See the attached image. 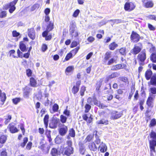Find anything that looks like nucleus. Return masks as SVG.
Segmentation results:
<instances>
[{"instance_id": "nucleus-1", "label": "nucleus", "mask_w": 156, "mask_h": 156, "mask_svg": "<svg viewBox=\"0 0 156 156\" xmlns=\"http://www.w3.org/2000/svg\"><path fill=\"white\" fill-rule=\"evenodd\" d=\"M18 1V0H14L9 3L3 6V9L5 10L9 9V12L11 13H12L16 9V7L15 5Z\"/></svg>"}, {"instance_id": "nucleus-2", "label": "nucleus", "mask_w": 156, "mask_h": 156, "mask_svg": "<svg viewBox=\"0 0 156 156\" xmlns=\"http://www.w3.org/2000/svg\"><path fill=\"white\" fill-rule=\"evenodd\" d=\"M137 58L138 60L139 65L140 66L144 65V62L146 58V51L145 49L142 50L138 54Z\"/></svg>"}, {"instance_id": "nucleus-3", "label": "nucleus", "mask_w": 156, "mask_h": 156, "mask_svg": "<svg viewBox=\"0 0 156 156\" xmlns=\"http://www.w3.org/2000/svg\"><path fill=\"white\" fill-rule=\"evenodd\" d=\"M76 29V27L75 24L73 22L71 23L70 27L69 34L73 37H76L78 36Z\"/></svg>"}, {"instance_id": "nucleus-4", "label": "nucleus", "mask_w": 156, "mask_h": 156, "mask_svg": "<svg viewBox=\"0 0 156 156\" xmlns=\"http://www.w3.org/2000/svg\"><path fill=\"white\" fill-rule=\"evenodd\" d=\"M141 38V37L137 33L133 31H132L130 35V39L132 42H137Z\"/></svg>"}, {"instance_id": "nucleus-5", "label": "nucleus", "mask_w": 156, "mask_h": 156, "mask_svg": "<svg viewBox=\"0 0 156 156\" xmlns=\"http://www.w3.org/2000/svg\"><path fill=\"white\" fill-rule=\"evenodd\" d=\"M59 126L61 127L58 130L59 134L62 136H65L68 130L67 126L64 124H61Z\"/></svg>"}, {"instance_id": "nucleus-6", "label": "nucleus", "mask_w": 156, "mask_h": 156, "mask_svg": "<svg viewBox=\"0 0 156 156\" xmlns=\"http://www.w3.org/2000/svg\"><path fill=\"white\" fill-rule=\"evenodd\" d=\"M139 46L136 45H134L133 49L130 51V52L133 55H136L140 52L142 48V44L140 43L138 44Z\"/></svg>"}, {"instance_id": "nucleus-7", "label": "nucleus", "mask_w": 156, "mask_h": 156, "mask_svg": "<svg viewBox=\"0 0 156 156\" xmlns=\"http://www.w3.org/2000/svg\"><path fill=\"white\" fill-rule=\"evenodd\" d=\"M87 101L88 103L90 105H93V104H94L95 105H98L99 104L98 101L95 95L93 96L92 98L89 97L87 99Z\"/></svg>"}, {"instance_id": "nucleus-8", "label": "nucleus", "mask_w": 156, "mask_h": 156, "mask_svg": "<svg viewBox=\"0 0 156 156\" xmlns=\"http://www.w3.org/2000/svg\"><path fill=\"white\" fill-rule=\"evenodd\" d=\"M135 5L132 2H126L124 6V9L126 11H131L134 9Z\"/></svg>"}, {"instance_id": "nucleus-9", "label": "nucleus", "mask_w": 156, "mask_h": 156, "mask_svg": "<svg viewBox=\"0 0 156 156\" xmlns=\"http://www.w3.org/2000/svg\"><path fill=\"white\" fill-rule=\"evenodd\" d=\"M142 2L146 8H151L154 6V3L152 0H142Z\"/></svg>"}, {"instance_id": "nucleus-10", "label": "nucleus", "mask_w": 156, "mask_h": 156, "mask_svg": "<svg viewBox=\"0 0 156 156\" xmlns=\"http://www.w3.org/2000/svg\"><path fill=\"white\" fill-rule=\"evenodd\" d=\"M122 115V112H118L116 111H113L112 113V116L111 119H116L121 117Z\"/></svg>"}, {"instance_id": "nucleus-11", "label": "nucleus", "mask_w": 156, "mask_h": 156, "mask_svg": "<svg viewBox=\"0 0 156 156\" xmlns=\"http://www.w3.org/2000/svg\"><path fill=\"white\" fill-rule=\"evenodd\" d=\"M32 91V89L26 86L23 90V96L25 98H28L30 94Z\"/></svg>"}, {"instance_id": "nucleus-12", "label": "nucleus", "mask_w": 156, "mask_h": 156, "mask_svg": "<svg viewBox=\"0 0 156 156\" xmlns=\"http://www.w3.org/2000/svg\"><path fill=\"white\" fill-rule=\"evenodd\" d=\"M27 31L28 36L31 39L34 40L35 38V33L34 29L33 28L28 29Z\"/></svg>"}, {"instance_id": "nucleus-13", "label": "nucleus", "mask_w": 156, "mask_h": 156, "mask_svg": "<svg viewBox=\"0 0 156 156\" xmlns=\"http://www.w3.org/2000/svg\"><path fill=\"white\" fill-rule=\"evenodd\" d=\"M73 147H66L65 148L64 154L69 156L73 153Z\"/></svg>"}, {"instance_id": "nucleus-14", "label": "nucleus", "mask_w": 156, "mask_h": 156, "mask_svg": "<svg viewBox=\"0 0 156 156\" xmlns=\"http://www.w3.org/2000/svg\"><path fill=\"white\" fill-rule=\"evenodd\" d=\"M46 147L47 149H48V147L47 146V144H46V142L45 141L44 139H42L41 140L39 148L41 150L43 151L45 149Z\"/></svg>"}, {"instance_id": "nucleus-15", "label": "nucleus", "mask_w": 156, "mask_h": 156, "mask_svg": "<svg viewBox=\"0 0 156 156\" xmlns=\"http://www.w3.org/2000/svg\"><path fill=\"white\" fill-rule=\"evenodd\" d=\"M8 129L12 133H15L18 131V129L15 126L13 123H11L9 124L8 126Z\"/></svg>"}, {"instance_id": "nucleus-16", "label": "nucleus", "mask_w": 156, "mask_h": 156, "mask_svg": "<svg viewBox=\"0 0 156 156\" xmlns=\"http://www.w3.org/2000/svg\"><path fill=\"white\" fill-rule=\"evenodd\" d=\"M59 119H55L49 124L50 127L52 129H55L57 127Z\"/></svg>"}, {"instance_id": "nucleus-17", "label": "nucleus", "mask_w": 156, "mask_h": 156, "mask_svg": "<svg viewBox=\"0 0 156 156\" xmlns=\"http://www.w3.org/2000/svg\"><path fill=\"white\" fill-rule=\"evenodd\" d=\"M98 148L100 149V151L102 153H104L107 150V146L105 144L102 142H101Z\"/></svg>"}, {"instance_id": "nucleus-18", "label": "nucleus", "mask_w": 156, "mask_h": 156, "mask_svg": "<svg viewBox=\"0 0 156 156\" xmlns=\"http://www.w3.org/2000/svg\"><path fill=\"white\" fill-rule=\"evenodd\" d=\"M150 146L151 151L155 152V147L156 146V140L150 141Z\"/></svg>"}, {"instance_id": "nucleus-19", "label": "nucleus", "mask_w": 156, "mask_h": 156, "mask_svg": "<svg viewBox=\"0 0 156 156\" xmlns=\"http://www.w3.org/2000/svg\"><path fill=\"white\" fill-rule=\"evenodd\" d=\"M120 75L119 73L117 72H115L112 73L111 75L107 77L106 79L108 81L109 80L115 78L118 76Z\"/></svg>"}, {"instance_id": "nucleus-20", "label": "nucleus", "mask_w": 156, "mask_h": 156, "mask_svg": "<svg viewBox=\"0 0 156 156\" xmlns=\"http://www.w3.org/2000/svg\"><path fill=\"white\" fill-rule=\"evenodd\" d=\"M152 75V72L150 69L147 70L145 73V76L146 79L147 80L150 79Z\"/></svg>"}, {"instance_id": "nucleus-21", "label": "nucleus", "mask_w": 156, "mask_h": 156, "mask_svg": "<svg viewBox=\"0 0 156 156\" xmlns=\"http://www.w3.org/2000/svg\"><path fill=\"white\" fill-rule=\"evenodd\" d=\"M2 91L0 89V97L1 98V101L2 102V105H3L5 101L6 97L5 93H1Z\"/></svg>"}, {"instance_id": "nucleus-22", "label": "nucleus", "mask_w": 156, "mask_h": 156, "mask_svg": "<svg viewBox=\"0 0 156 156\" xmlns=\"http://www.w3.org/2000/svg\"><path fill=\"white\" fill-rule=\"evenodd\" d=\"M79 151L80 153L82 154H83L85 151V147L84 145L82 144H79Z\"/></svg>"}, {"instance_id": "nucleus-23", "label": "nucleus", "mask_w": 156, "mask_h": 156, "mask_svg": "<svg viewBox=\"0 0 156 156\" xmlns=\"http://www.w3.org/2000/svg\"><path fill=\"white\" fill-rule=\"evenodd\" d=\"M89 147L90 150L94 151H96L97 149V147L94 142L90 143Z\"/></svg>"}, {"instance_id": "nucleus-24", "label": "nucleus", "mask_w": 156, "mask_h": 156, "mask_svg": "<svg viewBox=\"0 0 156 156\" xmlns=\"http://www.w3.org/2000/svg\"><path fill=\"white\" fill-rule=\"evenodd\" d=\"M20 48L21 50L23 52L27 51V48L26 45L23 42H20Z\"/></svg>"}, {"instance_id": "nucleus-25", "label": "nucleus", "mask_w": 156, "mask_h": 156, "mask_svg": "<svg viewBox=\"0 0 156 156\" xmlns=\"http://www.w3.org/2000/svg\"><path fill=\"white\" fill-rule=\"evenodd\" d=\"M37 84V82L34 78L31 77L30 78V84L32 87H36Z\"/></svg>"}, {"instance_id": "nucleus-26", "label": "nucleus", "mask_w": 156, "mask_h": 156, "mask_svg": "<svg viewBox=\"0 0 156 156\" xmlns=\"http://www.w3.org/2000/svg\"><path fill=\"white\" fill-rule=\"evenodd\" d=\"M96 123L98 124H104L106 125L108 124V121L103 119L97 121Z\"/></svg>"}, {"instance_id": "nucleus-27", "label": "nucleus", "mask_w": 156, "mask_h": 156, "mask_svg": "<svg viewBox=\"0 0 156 156\" xmlns=\"http://www.w3.org/2000/svg\"><path fill=\"white\" fill-rule=\"evenodd\" d=\"M118 45L115 42H113L109 45V48L110 50H113L116 48L117 47Z\"/></svg>"}, {"instance_id": "nucleus-28", "label": "nucleus", "mask_w": 156, "mask_h": 156, "mask_svg": "<svg viewBox=\"0 0 156 156\" xmlns=\"http://www.w3.org/2000/svg\"><path fill=\"white\" fill-rule=\"evenodd\" d=\"M7 139V136L5 135H2L0 137V143L4 144Z\"/></svg>"}, {"instance_id": "nucleus-29", "label": "nucleus", "mask_w": 156, "mask_h": 156, "mask_svg": "<svg viewBox=\"0 0 156 156\" xmlns=\"http://www.w3.org/2000/svg\"><path fill=\"white\" fill-rule=\"evenodd\" d=\"M49 24L47 26L46 28V30L50 32L54 28L53 23H51L50 21L49 22Z\"/></svg>"}, {"instance_id": "nucleus-30", "label": "nucleus", "mask_w": 156, "mask_h": 156, "mask_svg": "<svg viewBox=\"0 0 156 156\" xmlns=\"http://www.w3.org/2000/svg\"><path fill=\"white\" fill-rule=\"evenodd\" d=\"M151 60L154 63H156V53L153 52L150 56Z\"/></svg>"}, {"instance_id": "nucleus-31", "label": "nucleus", "mask_w": 156, "mask_h": 156, "mask_svg": "<svg viewBox=\"0 0 156 156\" xmlns=\"http://www.w3.org/2000/svg\"><path fill=\"white\" fill-rule=\"evenodd\" d=\"M63 139L62 137L57 136L55 139V143L57 144H59L62 142Z\"/></svg>"}, {"instance_id": "nucleus-32", "label": "nucleus", "mask_w": 156, "mask_h": 156, "mask_svg": "<svg viewBox=\"0 0 156 156\" xmlns=\"http://www.w3.org/2000/svg\"><path fill=\"white\" fill-rule=\"evenodd\" d=\"M69 135L71 137H73L75 136V130L71 128L69 129Z\"/></svg>"}, {"instance_id": "nucleus-33", "label": "nucleus", "mask_w": 156, "mask_h": 156, "mask_svg": "<svg viewBox=\"0 0 156 156\" xmlns=\"http://www.w3.org/2000/svg\"><path fill=\"white\" fill-rule=\"evenodd\" d=\"M51 153L52 156H56L58 155L57 149L55 148H53L52 149Z\"/></svg>"}, {"instance_id": "nucleus-34", "label": "nucleus", "mask_w": 156, "mask_h": 156, "mask_svg": "<svg viewBox=\"0 0 156 156\" xmlns=\"http://www.w3.org/2000/svg\"><path fill=\"white\" fill-rule=\"evenodd\" d=\"M153 98L151 97H149L147 101V104L149 107H152V103Z\"/></svg>"}, {"instance_id": "nucleus-35", "label": "nucleus", "mask_w": 156, "mask_h": 156, "mask_svg": "<svg viewBox=\"0 0 156 156\" xmlns=\"http://www.w3.org/2000/svg\"><path fill=\"white\" fill-rule=\"evenodd\" d=\"M67 119V117L63 115H62L60 116V120L61 122L63 124L66 123Z\"/></svg>"}, {"instance_id": "nucleus-36", "label": "nucleus", "mask_w": 156, "mask_h": 156, "mask_svg": "<svg viewBox=\"0 0 156 156\" xmlns=\"http://www.w3.org/2000/svg\"><path fill=\"white\" fill-rule=\"evenodd\" d=\"M49 117V115H46L44 119V124L46 127L48 126Z\"/></svg>"}, {"instance_id": "nucleus-37", "label": "nucleus", "mask_w": 156, "mask_h": 156, "mask_svg": "<svg viewBox=\"0 0 156 156\" xmlns=\"http://www.w3.org/2000/svg\"><path fill=\"white\" fill-rule=\"evenodd\" d=\"M122 66L121 64H119L113 66L112 69L113 70H117L122 68Z\"/></svg>"}, {"instance_id": "nucleus-38", "label": "nucleus", "mask_w": 156, "mask_h": 156, "mask_svg": "<svg viewBox=\"0 0 156 156\" xmlns=\"http://www.w3.org/2000/svg\"><path fill=\"white\" fill-rule=\"evenodd\" d=\"M28 139L27 137H25L23 139V142L20 144V146L22 147H24L26 143L28 142Z\"/></svg>"}, {"instance_id": "nucleus-39", "label": "nucleus", "mask_w": 156, "mask_h": 156, "mask_svg": "<svg viewBox=\"0 0 156 156\" xmlns=\"http://www.w3.org/2000/svg\"><path fill=\"white\" fill-rule=\"evenodd\" d=\"M84 108L85 109V113H87L90 110L91 108V106L88 104H86L85 105Z\"/></svg>"}, {"instance_id": "nucleus-40", "label": "nucleus", "mask_w": 156, "mask_h": 156, "mask_svg": "<svg viewBox=\"0 0 156 156\" xmlns=\"http://www.w3.org/2000/svg\"><path fill=\"white\" fill-rule=\"evenodd\" d=\"M119 79L121 81L125 83H129L128 79L126 77L123 76L120 77H119Z\"/></svg>"}, {"instance_id": "nucleus-41", "label": "nucleus", "mask_w": 156, "mask_h": 156, "mask_svg": "<svg viewBox=\"0 0 156 156\" xmlns=\"http://www.w3.org/2000/svg\"><path fill=\"white\" fill-rule=\"evenodd\" d=\"M86 87L84 86H82L80 88V95L82 96L84 95V92L86 90Z\"/></svg>"}, {"instance_id": "nucleus-42", "label": "nucleus", "mask_w": 156, "mask_h": 156, "mask_svg": "<svg viewBox=\"0 0 156 156\" xmlns=\"http://www.w3.org/2000/svg\"><path fill=\"white\" fill-rule=\"evenodd\" d=\"M7 13L6 11H2L0 9V18H3L5 17L6 16Z\"/></svg>"}, {"instance_id": "nucleus-43", "label": "nucleus", "mask_w": 156, "mask_h": 156, "mask_svg": "<svg viewBox=\"0 0 156 156\" xmlns=\"http://www.w3.org/2000/svg\"><path fill=\"white\" fill-rule=\"evenodd\" d=\"M111 52H107L105 54V56L104 58V60L106 61H107L109 58L111 57Z\"/></svg>"}, {"instance_id": "nucleus-44", "label": "nucleus", "mask_w": 156, "mask_h": 156, "mask_svg": "<svg viewBox=\"0 0 156 156\" xmlns=\"http://www.w3.org/2000/svg\"><path fill=\"white\" fill-rule=\"evenodd\" d=\"M119 52L121 54L125 55L126 54V49L124 48H121L119 49Z\"/></svg>"}, {"instance_id": "nucleus-45", "label": "nucleus", "mask_w": 156, "mask_h": 156, "mask_svg": "<svg viewBox=\"0 0 156 156\" xmlns=\"http://www.w3.org/2000/svg\"><path fill=\"white\" fill-rule=\"evenodd\" d=\"M12 119L11 115H8L7 117L5 118V120L4 122V123L5 124H7Z\"/></svg>"}, {"instance_id": "nucleus-46", "label": "nucleus", "mask_w": 156, "mask_h": 156, "mask_svg": "<svg viewBox=\"0 0 156 156\" xmlns=\"http://www.w3.org/2000/svg\"><path fill=\"white\" fill-rule=\"evenodd\" d=\"M21 99L20 98H16L13 99H12V101L13 103L14 104L16 105L20 101Z\"/></svg>"}, {"instance_id": "nucleus-47", "label": "nucleus", "mask_w": 156, "mask_h": 156, "mask_svg": "<svg viewBox=\"0 0 156 156\" xmlns=\"http://www.w3.org/2000/svg\"><path fill=\"white\" fill-rule=\"evenodd\" d=\"M79 89V87H77L74 86L72 88V92L74 94H75L78 91Z\"/></svg>"}, {"instance_id": "nucleus-48", "label": "nucleus", "mask_w": 156, "mask_h": 156, "mask_svg": "<svg viewBox=\"0 0 156 156\" xmlns=\"http://www.w3.org/2000/svg\"><path fill=\"white\" fill-rule=\"evenodd\" d=\"M74 69L73 66H70L68 67L66 69V72L69 73L73 71Z\"/></svg>"}, {"instance_id": "nucleus-49", "label": "nucleus", "mask_w": 156, "mask_h": 156, "mask_svg": "<svg viewBox=\"0 0 156 156\" xmlns=\"http://www.w3.org/2000/svg\"><path fill=\"white\" fill-rule=\"evenodd\" d=\"M151 84L156 85V77L153 76L151 79Z\"/></svg>"}, {"instance_id": "nucleus-50", "label": "nucleus", "mask_w": 156, "mask_h": 156, "mask_svg": "<svg viewBox=\"0 0 156 156\" xmlns=\"http://www.w3.org/2000/svg\"><path fill=\"white\" fill-rule=\"evenodd\" d=\"M150 137L153 139V140H156V133L152 131L150 133Z\"/></svg>"}, {"instance_id": "nucleus-51", "label": "nucleus", "mask_w": 156, "mask_h": 156, "mask_svg": "<svg viewBox=\"0 0 156 156\" xmlns=\"http://www.w3.org/2000/svg\"><path fill=\"white\" fill-rule=\"evenodd\" d=\"M72 57L73 55L72 53L69 52L66 55L65 58V60L66 61H68L70 58H72Z\"/></svg>"}, {"instance_id": "nucleus-52", "label": "nucleus", "mask_w": 156, "mask_h": 156, "mask_svg": "<svg viewBox=\"0 0 156 156\" xmlns=\"http://www.w3.org/2000/svg\"><path fill=\"white\" fill-rule=\"evenodd\" d=\"M40 6L39 4L36 3L33 5L31 8V10L32 11L38 9Z\"/></svg>"}, {"instance_id": "nucleus-53", "label": "nucleus", "mask_w": 156, "mask_h": 156, "mask_svg": "<svg viewBox=\"0 0 156 156\" xmlns=\"http://www.w3.org/2000/svg\"><path fill=\"white\" fill-rule=\"evenodd\" d=\"M58 105L57 104H55L53 106V111L54 112H57L58 111Z\"/></svg>"}, {"instance_id": "nucleus-54", "label": "nucleus", "mask_w": 156, "mask_h": 156, "mask_svg": "<svg viewBox=\"0 0 156 156\" xmlns=\"http://www.w3.org/2000/svg\"><path fill=\"white\" fill-rule=\"evenodd\" d=\"M96 140H94V143L97 144H101V140L97 135H95Z\"/></svg>"}, {"instance_id": "nucleus-55", "label": "nucleus", "mask_w": 156, "mask_h": 156, "mask_svg": "<svg viewBox=\"0 0 156 156\" xmlns=\"http://www.w3.org/2000/svg\"><path fill=\"white\" fill-rule=\"evenodd\" d=\"M32 144L31 142H29L27 144L26 147V148L28 150H30L31 148Z\"/></svg>"}, {"instance_id": "nucleus-56", "label": "nucleus", "mask_w": 156, "mask_h": 156, "mask_svg": "<svg viewBox=\"0 0 156 156\" xmlns=\"http://www.w3.org/2000/svg\"><path fill=\"white\" fill-rule=\"evenodd\" d=\"M148 27L151 30L154 31L155 30L156 28L151 24L148 23Z\"/></svg>"}, {"instance_id": "nucleus-57", "label": "nucleus", "mask_w": 156, "mask_h": 156, "mask_svg": "<svg viewBox=\"0 0 156 156\" xmlns=\"http://www.w3.org/2000/svg\"><path fill=\"white\" fill-rule=\"evenodd\" d=\"M66 144L67 145V147H72L73 143L71 140H68L66 141Z\"/></svg>"}, {"instance_id": "nucleus-58", "label": "nucleus", "mask_w": 156, "mask_h": 156, "mask_svg": "<svg viewBox=\"0 0 156 156\" xmlns=\"http://www.w3.org/2000/svg\"><path fill=\"white\" fill-rule=\"evenodd\" d=\"M123 23V21L121 19H115L114 20L113 24L115 23L118 24Z\"/></svg>"}, {"instance_id": "nucleus-59", "label": "nucleus", "mask_w": 156, "mask_h": 156, "mask_svg": "<svg viewBox=\"0 0 156 156\" xmlns=\"http://www.w3.org/2000/svg\"><path fill=\"white\" fill-rule=\"evenodd\" d=\"M27 75V76L29 77L31 76L32 73L31 70L30 69H27L26 71Z\"/></svg>"}, {"instance_id": "nucleus-60", "label": "nucleus", "mask_w": 156, "mask_h": 156, "mask_svg": "<svg viewBox=\"0 0 156 156\" xmlns=\"http://www.w3.org/2000/svg\"><path fill=\"white\" fill-rule=\"evenodd\" d=\"M63 114L66 115L67 117L70 115V112L67 109H65L63 112Z\"/></svg>"}, {"instance_id": "nucleus-61", "label": "nucleus", "mask_w": 156, "mask_h": 156, "mask_svg": "<svg viewBox=\"0 0 156 156\" xmlns=\"http://www.w3.org/2000/svg\"><path fill=\"white\" fill-rule=\"evenodd\" d=\"M80 10L79 9L76 10L74 12L73 16L74 17H76L79 15L80 12Z\"/></svg>"}, {"instance_id": "nucleus-62", "label": "nucleus", "mask_w": 156, "mask_h": 156, "mask_svg": "<svg viewBox=\"0 0 156 156\" xmlns=\"http://www.w3.org/2000/svg\"><path fill=\"white\" fill-rule=\"evenodd\" d=\"M151 92L153 94H156V88L155 87H152L150 89Z\"/></svg>"}, {"instance_id": "nucleus-63", "label": "nucleus", "mask_w": 156, "mask_h": 156, "mask_svg": "<svg viewBox=\"0 0 156 156\" xmlns=\"http://www.w3.org/2000/svg\"><path fill=\"white\" fill-rule=\"evenodd\" d=\"M12 35L13 37H17L20 34L19 33L17 32L16 31L14 30L12 32Z\"/></svg>"}, {"instance_id": "nucleus-64", "label": "nucleus", "mask_w": 156, "mask_h": 156, "mask_svg": "<svg viewBox=\"0 0 156 156\" xmlns=\"http://www.w3.org/2000/svg\"><path fill=\"white\" fill-rule=\"evenodd\" d=\"M156 124V121L155 119L151 120V121L150 125L151 126H153Z\"/></svg>"}]
</instances>
